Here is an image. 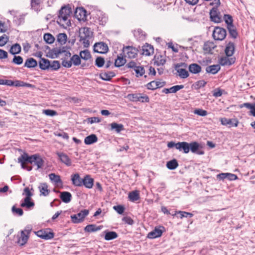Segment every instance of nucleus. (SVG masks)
I'll return each mask as SVG.
<instances>
[{
  "label": "nucleus",
  "mask_w": 255,
  "mask_h": 255,
  "mask_svg": "<svg viewBox=\"0 0 255 255\" xmlns=\"http://www.w3.org/2000/svg\"><path fill=\"white\" fill-rule=\"evenodd\" d=\"M138 50L131 46H124L123 53L125 57L134 58L137 55Z\"/></svg>",
  "instance_id": "obj_6"
},
{
  "label": "nucleus",
  "mask_w": 255,
  "mask_h": 255,
  "mask_svg": "<svg viewBox=\"0 0 255 255\" xmlns=\"http://www.w3.org/2000/svg\"><path fill=\"white\" fill-rule=\"evenodd\" d=\"M128 98L133 102H148L149 98L147 96H142L141 94H128Z\"/></svg>",
  "instance_id": "obj_11"
},
{
  "label": "nucleus",
  "mask_w": 255,
  "mask_h": 255,
  "mask_svg": "<svg viewBox=\"0 0 255 255\" xmlns=\"http://www.w3.org/2000/svg\"><path fill=\"white\" fill-rule=\"evenodd\" d=\"M12 212L15 215L21 216L23 214V211L21 208H17L15 206H13L11 208Z\"/></svg>",
  "instance_id": "obj_57"
},
{
  "label": "nucleus",
  "mask_w": 255,
  "mask_h": 255,
  "mask_svg": "<svg viewBox=\"0 0 255 255\" xmlns=\"http://www.w3.org/2000/svg\"><path fill=\"white\" fill-rule=\"evenodd\" d=\"M70 61H71L72 64L73 63L75 66H78L81 64L80 57L77 54L73 55Z\"/></svg>",
  "instance_id": "obj_52"
},
{
  "label": "nucleus",
  "mask_w": 255,
  "mask_h": 255,
  "mask_svg": "<svg viewBox=\"0 0 255 255\" xmlns=\"http://www.w3.org/2000/svg\"><path fill=\"white\" fill-rule=\"evenodd\" d=\"M57 155L59 158L60 161L68 166L72 164V161L68 156L63 152H57Z\"/></svg>",
  "instance_id": "obj_17"
},
{
  "label": "nucleus",
  "mask_w": 255,
  "mask_h": 255,
  "mask_svg": "<svg viewBox=\"0 0 255 255\" xmlns=\"http://www.w3.org/2000/svg\"><path fill=\"white\" fill-rule=\"evenodd\" d=\"M31 229L30 227H27L23 231L21 232V236L18 241V243L21 246L25 245L28 239L29 234L30 233Z\"/></svg>",
  "instance_id": "obj_9"
},
{
  "label": "nucleus",
  "mask_w": 255,
  "mask_h": 255,
  "mask_svg": "<svg viewBox=\"0 0 255 255\" xmlns=\"http://www.w3.org/2000/svg\"><path fill=\"white\" fill-rule=\"evenodd\" d=\"M226 35V29L220 27H216L213 32V37L216 40H223Z\"/></svg>",
  "instance_id": "obj_7"
},
{
  "label": "nucleus",
  "mask_w": 255,
  "mask_h": 255,
  "mask_svg": "<svg viewBox=\"0 0 255 255\" xmlns=\"http://www.w3.org/2000/svg\"><path fill=\"white\" fill-rule=\"evenodd\" d=\"M37 65L36 60L33 58H29L26 60L24 66L28 68H32L36 67Z\"/></svg>",
  "instance_id": "obj_33"
},
{
  "label": "nucleus",
  "mask_w": 255,
  "mask_h": 255,
  "mask_svg": "<svg viewBox=\"0 0 255 255\" xmlns=\"http://www.w3.org/2000/svg\"><path fill=\"white\" fill-rule=\"evenodd\" d=\"M105 61L104 58L98 57L95 60V65L98 67H102L104 66Z\"/></svg>",
  "instance_id": "obj_54"
},
{
  "label": "nucleus",
  "mask_w": 255,
  "mask_h": 255,
  "mask_svg": "<svg viewBox=\"0 0 255 255\" xmlns=\"http://www.w3.org/2000/svg\"><path fill=\"white\" fill-rule=\"evenodd\" d=\"M41 0H31V7L35 11H38L40 10Z\"/></svg>",
  "instance_id": "obj_41"
},
{
  "label": "nucleus",
  "mask_w": 255,
  "mask_h": 255,
  "mask_svg": "<svg viewBox=\"0 0 255 255\" xmlns=\"http://www.w3.org/2000/svg\"><path fill=\"white\" fill-rule=\"evenodd\" d=\"M216 47L213 42L207 41L203 45V50L207 53H212V50Z\"/></svg>",
  "instance_id": "obj_26"
},
{
  "label": "nucleus",
  "mask_w": 255,
  "mask_h": 255,
  "mask_svg": "<svg viewBox=\"0 0 255 255\" xmlns=\"http://www.w3.org/2000/svg\"><path fill=\"white\" fill-rule=\"evenodd\" d=\"M94 185V179L91 177L90 175H86L83 178L82 186L84 185L86 188L91 189Z\"/></svg>",
  "instance_id": "obj_18"
},
{
  "label": "nucleus",
  "mask_w": 255,
  "mask_h": 255,
  "mask_svg": "<svg viewBox=\"0 0 255 255\" xmlns=\"http://www.w3.org/2000/svg\"><path fill=\"white\" fill-rule=\"evenodd\" d=\"M43 113L47 116L51 117L55 116L57 114V112L55 111L50 109L44 110L43 111Z\"/></svg>",
  "instance_id": "obj_61"
},
{
  "label": "nucleus",
  "mask_w": 255,
  "mask_h": 255,
  "mask_svg": "<svg viewBox=\"0 0 255 255\" xmlns=\"http://www.w3.org/2000/svg\"><path fill=\"white\" fill-rule=\"evenodd\" d=\"M221 67L219 65H212L207 66L206 68V71L208 73H211L212 74H216L220 70Z\"/></svg>",
  "instance_id": "obj_30"
},
{
  "label": "nucleus",
  "mask_w": 255,
  "mask_h": 255,
  "mask_svg": "<svg viewBox=\"0 0 255 255\" xmlns=\"http://www.w3.org/2000/svg\"><path fill=\"white\" fill-rule=\"evenodd\" d=\"M60 67V64L58 61H53L52 63H50V66H49V69H51L52 70H57Z\"/></svg>",
  "instance_id": "obj_56"
},
{
  "label": "nucleus",
  "mask_w": 255,
  "mask_h": 255,
  "mask_svg": "<svg viewBox=\"0 0 255 255\" xmlns=\"http://www.w3.org/2000/svg\"><path fill=\"white\" fill-rule=\"evenodd\" d=\"M167 147L169 148L175 147L176 149L185 154L188 153L190 150L192 153L198 155L204 154V151L201 150V145L196 141H193L190 143L186 141L178 142L177 143L170 141L167 143Z\"/></svg>",
  "instance_id": "obj_1"
},
{
  "label": "nucleus",
  "mask_w": 255,
  "mask_h": 255,
  "mask_svg": "<svg viewBox=\"0 0 255 255\" xmlns=\"http://www.w3.org/2000/svg\"><path fill=\"white\" fill-rule=\"evenodd\" d=\"M98 141V137L95 134H92L86 136L84 139V142L87 145H90Z\"/></svg>",
  "instance_id": "obj_31"
},
{
  "label": "nucleus",
  "mask_w": 255,
  "mask_h": 255,
  "mask_svg": "<svg viewBox=\"0 0 255 255\" xmlns=\"http://www.w3.org/2000/svg\"><path fill=\"white\" fill-rule=\"evenodd\" d=\"M44 40L47 43L51 44L54 42L55 38L50 33H45L43 36Z\"/></svg>",
  "instance_id": "obj_50"
},
{
  "label": "nucleus",
  "mask_w": 255,
  "mask_h": 255,
  "mask_svg": "<svg viewBox=\"0 0 255 255\" xmlns=\"http://www.w3.org/2000/svg\"><path fill=\"white\" fill-rule=\"evenodd\" d=\"M89 37H80V41H82L84 47H88L90 45V42L88 39Z\"/></svg>",
  "instance_id": "obj_63"
},
{
  "label": "nucleus",
  "mask_w": 255,
  "mask_h": 255,
  "mask_svg": "<svg viewBox=\"0 0 255 255\" xmlns=\"http://www.w3.org/2000/svg\"><path fill=\"white\" fill-rule=\"evenodd\" d=\"M49 179L56 184H62V181L60 178V176L56 175L54 173H51L49 175Z\"/></svg>",
  "instance_id": "obj_40"
},
{
  "label": "nucleus",
  "mask_w": 255,
  "mask_h": 255,
  "mask_svg": "<svg viewBox=\"0 0 255 255\" xmlns=\"http://www.w3.org/2000/svg\"><path fill=\"white\" fill-rule=\"evenodd\" d=\"M38 189L40 193V196H47L49 194L50 190L46 183H41L38 186Z\"/></svg>",
  "instance_id": "obj_21"
},
{
  "label": "nucleus",
  "mask_w": 255,
  "mask_h": 255,
  "mask_svg": "<svg viewBox=\"0 0 255 255\" xmlns=\"http://www.w3.org/2000/svg\"><path fill=\"white\" fill-rule=\"evenodd\" d=\"M105 240L106 241H110L116 239L118 235V234L114 231H105Z\"/></svg>",
  "instance_id": "obj_32"
},
{
  "label": "nucleus",
  "mask_w": 255,
  "mask_h": 255,
  "mask_svg": "<svg viewBox=\"0 0 255 255\" xmlns=\"http://www.w3.org/2000/svg\"><path fill=\"white\" fill-rule=\"evenodd\" d=\"M39 66L41 70L49 69V66H50V61L47 59L41 58L39 61Z\"/></svg>",
  "instance_id": "obj_28"
},
{
  "label": "nucleus",
  "mask_w": 255,
  "mask_h": 255,
  "mask_svg": "<svg viewBox=\"0 0 255 255\" xmlns=\"http://www.w3.org/2000/svg\"><path fill=\"white\" fill-rule=\"evenodd\" d=\"M34 205V203L32 201L31 199L25 198L23 199V201L20 204V206L22 208L25 207L28 209H31L33 208Z\"/></svg>",
  "instance_id": "obj_25"
},
{
  "label": "nucleus",
  "mask_w": 255,
  "mask_h": 255,
  "mask_svg": "<svg viewBox=\"0 0 255 255\" xmlns=\"http://www.w3.org/2000/svg\"><path fill=\"white\" fill-rule=\"evenodd\" d=\"M206 84L207 82L204 80H199L196 82L194 84H193V86L194 87L195 89L198 90L201 88L204 87Z\"/></svg>",
  "instance_id": "obj_53"
},
{
  "label": "nucleus",
  "mask_w": 255,
  "mask_h": 255,
  "mask_svg": "<svg viewBox=\"0 0 255 255\" xmlns=\"http://www.w3.org/2000/svg\"><path fill=\"white\" fill-rule=\"evenodd\" d=\"M102 226H97L95 224H90L86 226L84 228V231L86 232H94L100 230Z\"/></svg>",
  "instance_id": "obj_35"
},
{
  "label": "nucleus",
  "mask_w": 255,
  "mask_h": 255,
  "mask_svg": "<svg viewBox=\"0 0 255 255\" xmlns=\"http://www.w3.org/2000/svg\"><path fill=\"white\" fill-rule=\"evenodd\" d=\"M176 70L178 73L179 76L182 79H185L189 76L188 72L184 68H178Z\"/></svg>",
  "instance_id": "obj_44"
},
{
  "label": "nucleus",
  "mask_w": 255,
  "mask_h": 255,
  "mask_svg": "<svg viewBox=\"0 0 255 255\" xmlns=\"http://www.w3.org/2000/svg\"><path fill=\"white\" fill-rule=\"evenodd\" d=\"M178 214H180V218L181 219H182L184 217H189L191 218V217H192L193 216V214L192 213L185 212V211H176L174 214H172V215L174 216Z\"/></svg>",
  "instance_id": "obj_45"
},
{
  "label": "nucleus",
  "mask_w": 255,
  "mask_h": 255,
  "mask_svg": "<svg viewBox=\"0 0 255 255\" xmlns=\"http://www.w3.org/2000/svg\"><path fill=\"white\" fill-rule=\"evenodd\" d=\"M92 35V32L90 28L84 27L82 28V33L80 37H90Z\"/></svg>",
  "instance_id": "obj_49"
},
{
  "label": "nucleus",
  "mask_w": 255,
  "mask_h": 255,
  "mask_svg": "<svg viewBox=\"0 0 255 255\" xmlns=\"http://www.w3.org/2000/svg\"><path fill=\"white\" fill-rule=\"evenodd\" d=\"M71 12V9L69 5L62 6L59 11L57 22L63 26L71 25V22L69 17Z\"/></svg>",
  "instance_id": "obj_3"
},
{
  "label": "nucleus",
  "mask_w": 255,
  "mask_h": 255,
  "mask_svg": "<svg viewBox=\"0 0 255 255\" xmlns=\"http://www.w3.org/2000/svg\"><path fill=\"white\" fill-rule=\"evenodd\" d=\"M221 122L222 125L228 126L229 128L237 127L238 125V121L236 119H227L226 118H221Z\"/></svg>",
  "instance_id": "obj_12"
},
{
  "label": "nucleus",
  "mask_w": 255,
  "mask_h": 255,
  "mask_svg": "<svg viewBox=\"0 0 255 255\" xmlns=\"http://www.w3.org/2000/svg\"><path fill=\"white\" fill-rule=\"evenodd\" d=\"M50 57L52 58H57L60 54H64L65 59L68 58L71 56V53L67 50L66 47H62L59 48H54L50 50L49 52Z\"/></svg>",
  "instance_id": "obj_4"
},
{
  "label": "nucleus",
  "mask_w": 255,
  "mask_h": 255,
  "mask_svg": "<svg viewBox=\"0 0 255 255\" xmlns=\"http://www.w3.org/2000/svg\"><path fill=\"white\" fill-rule=\"evenodd\" d=\"M163 231L158 228H155V229L149 232L147 236L148 239H153L161 236Z\"/></svg>",
  "instance_id": "obj_20"
},
{
  "label": "nucleus",
  "mask_w": 255,
  "mask_h": 255,
  "mask_svg": "<svg viewBox=\"0 0 255 255\" xmlns=\"http://www.w3.org/2000/svg\"><path fill=\"white\" fill-rule=\"evenodd\" d=\"M183 85H176L170 88V91L171 93H175L178 91L184 88Z\"/></svg>",
  "instance_id": "obj_59"
},
{
  "label": "nucleus",
  "mask_w": 255,
  "mask_h": 255,
  "mask_svg": "<svg viewBox=\"0 0 255 255\" xmlns=\"http://www.w3.org/2000/svg\"><path fill=\"white\" fill-rule=\"evenodd\" d=\"M111 130H115L117 133H120L121 131L124 130V126L122 124H119L114 122L110 124Z\"/></svg>",
  "instance_id": "obj_36"
},
{
  "label": "nucleus",
  "mask_w": 255,
  "mask_h": 255,
  "mask_svg": "<svg viewBox=\"0 0 255 255\" xmlns=\"http://www.w3.org/2000/svg\"><path fill=\"white\" fill-rule=\"evenodd\" d=\"M227 29L229 33L230 36L233 39H236L238 35V33L235 26L233 25L231 26H228Z\"/></svg>",
  "instance_id": "obj_37"
},
{
  "label": "nucleus",
  "mask_w": 255,
  "mask_h": 255,
  "mask_svg": "<svg viewBox=\"0 0 255 255\" xmlns=\"http://www.w3.org/2000/svg\"><path fill=\"white\" fill-rule=\"evenodd\" d=\"M223 94V90L219 89L217 88L214 90L213 95L215 97H221Z\"/></svg>",
  "instance_id": "obj_64"
},
{
  "label": "nucleus",
  "mask_w": 255,
  "mask_h": 255,
  "mask_svg": "<svg viewBox=\"0 0 255 255\" xmlns=\"http://www.w3.org/2000/svg\"><path fill=\"white\" fill-rule=\"evenodd\" d=\"M230 56H224L219 59V63L222 66H230L235 62V58L229 57Z\"/></svg>",
  "instance_id": "obj_16"
},
{
  "label": "nucleus",
  "mask_w": 255,
  "mask_h": 255,
  "mask_svg": "<svg viewBox=\"0 0 255 255\" xmlns=\"http://www.w3.org/2000/svg\"><path fill=\"white\" fill-rule=\"evenodd\" d=\"M80 57L82 59L87 60L91 58V55L88 50H84L80 52Z\"/></svg>",
  "instance_id": "obj_46"
},
{
  "label": "nucleus",
  "mask_w": 255,
  "mask_h": 255,
  "mask_svg": "<svg viewBox=\"0 0 255 255\" xmlns=\"http://www.w3.org/2000/svg\"><path fill=\"white\" fill-rule=\"evenodd\" d=\"M9 81L10 82H11V83H12V84L8 85V86H9L27 87H30L31 86V85L30 84L26 83L21 81L15 80L14 81H13L10 80H9Z\"/></svg>",
  "instance_id": "obj_34"
},
{
  "label": "nucleus",
  "mask_w": 255,
  "mask_h": 255,
  "mask_svg": "<svg viewBox=\"0 0 255 255\" xmlns=\"http://www.w3.org/2000/svg\"><path fill=\"white\" fill-rule=\"evenodd\" d=\"M71 181L75 186L81 187L82 186L83 179L80 177L78 173L71 175Z\"/></svg>",
  "instance_id": "obj_19"
},
{
  "label": "nucleus",
  "mask_w": 255,
  "mask_h": 255,
  "mask_svg": "<svg viewBox=\"0 0 255 255\" xmlns=\"http://www.w3.org/2000/svg\"><path fill=\"white\" fill-rule=\"evenodd\" d=\"M219 14V12L218 8L213 7L210 11V16L211 20L216 23L220 22L221 21V18Z\"/></svg>",
  "instance_id": "obj_13"
},
{
  "label": "nucleus",
  "mask_w": 255,
  "mask_h": 255,
  "mask_svg": "<svg viewBox=\"0 0 255 255\" xmlns=\"http://www.w3.org/2000/svg\"><path fill=\"white\" fill-rule=\"evenodd\" d=\"M154 53L153 47L148 44L144 45L142 47V54L145 56H149Z\"/></svg>",
  "instance_id": "obj_29"
},
{
  "label": "nucleus",
  "mask_w": 255,
  "mask_h": 255,
  "mask_svg": "<svg viewBox=\"0 0 255 255\" xmlns=\"http://www.w3.org/2000/svg\"><path fill=\"white\" fill-rule=\"evenodd\" d=\"M154 64L159 66H163L166 62V59L162 55L155 56Z\"/></svg>",
  "instance_id": "obj_38"
},
{
  "label": "nucleus",
  "mask_w": 255,
  "mask_h": 255,
  "mask_svg": "<svg viewBox=\"0 0 255 255\" xmlns=\"http://www.w3.org/2000/svg\"><path fill=\"white\" fill-rule=\"evenodd\" d=\"M89 210L84 209L81 211L77 214L71 216V220L74 223H79L83 221V219L89 214Z\"/></svg>",
  "instance_id": "obj_8"
},
{
  "label": "nucleus",
  "mask_w": 255,
  "mask_h": 255,
  "mask_svg": "<svg viewBox=\"0 0 255 255\" xmlns=\"http://www.w3.org/2000/svg\"><path fill=\"white\" fill-rule=\"evenodd\" d=\"M8 37L5 34L0 36V46L2 47L5 45L8 42Z\"/></svg>",
  "instance_id": "obj_58"
},
{
  "label": "nucleus",
  "mask_w": 255,
  "mask_h": 255,
  "mask_svg": "<svg viewBox=\"0 0 255 255\" xmlns=\"http://www.w3.org/2000/svg\"><path fill=\"white\" fill-rule=\"evenodd\" d=\"M23 58L21 56L14 55L12 62L16 65H20L23 63Z\"/></svg>",
  "instance_id": "obj_55"
},
{
  "label": "nucleus",
  "mask_w": 255,
  "mask_h": 255,
  "mask_svg": "<svg viewBox=\"0 0 255 255\" xmlns=\"http://www.w3.org/2000/svg\"><path fill=\"white\" fill-rule=\"evenodd\" d=\"M166 166L170 170H174L178 166V163L176 159H173L167 162Z\"/></svg>",
  "instance_id": "obj_43"
},
{
  "label": "nucleus",
  "mask_w": 255,
  "mask_h": 255,
  "mask_svg": "<svg viewBox=\"0 0 255 255\" xmlns=\"http://www.w3.org/2000/svg\"><path fill=\"white\" fill-rule=\"evenodd\" d=\"M60 198L61 200L65 203H69L72 199L71 194L67 191L60 192Z\"/></svg>",
  "instance_id": "obj_24"
},
{
  "label": "nucleus",
  "mask_w": 255,
  "mask_h": 255,
  "mask_svg": "<svg viewBox=\"0 0 255 255\" xmlns=\"http://www.w3.org/2000/svg\"><path fill=\"white\" fill-rule=\"evenodd\" d=\"M113 209L119 214H122L125 210V207L122 205L114 206Z\"/></svg>",
  "instance_id": "obj_60"
},
{
  "label": "nucleus",
  "mask_w": 255,
  "mask_h": 255,
  "mask_svg": "<svg viewBox=\"0 0 255 255\" xmlns=\"http://www.w3.org/2000/svg\"><path fill=\"white\" fill-rule=\"evenodd\" d=\"M21 51V46L19 44L16 43L12 45L11 47L9 52L12 55L18 54Z\"/></svg>",
  "instance_id": "obj_42"
},
{
  "label": "nucleus",
  "mask_w": 255,
  "mask_h": 255,
  "mask_svg": "<svg viewBox=\"0 0 255 255\" xmlns=\"http://www.w3.org/2000/svg\"><path fill=\"white\" fill-rule=\"evenodd\" d=\"M126 63V60L123 57L118 56L115 60V66L119 67L124 65Z\"/></svg>",
  "instance_id": "obj_47"
},
{
  "label": "nucleus",
  "mask_w": 255,
  "mask_h": 255,
  "mask_svg": "<svg viewBox=\"0 0 255 255\" xmlns=\"http://www.w3.org/2000/svg\"><path fill=\"white\" fill-rule=\"evenodd\" d=\"M224 20L227 24V27L234 25L233 17L231 15L227 14H224Z\"/></svg>",
  "instance_id": "obj_48"
},
{
  "label": "nucleus",
  "mask_w": 255,
  "mask_h": 255,
  "mask_svg": "<svg viewBox=\"0 0 255 255\" xmlns=\"http://www.w3.org/2000/svg\"><path fill=\"white\" fill-rule=\"evenodd\" d=\"M109 48L107 44L103 42L96 43L94 46V51L95 52L105 54L108 52Z\"/></svg>",
  "instance_id": "obj_10"
},
{
  "label": "nucleus",
  "mask_w": 255,
  "mask_h": 255,
  "mask_svg": "<svg viewBox=\"0 0 255 255\" xmlns=\"http://www.w3.org/2000/svg\"><path fill=\"white\" fill-rule=\"evenodd\" d=\"M126 67L133 69L135 73V76L139 77L144 75L145 73V70L143 66L140 65L134 61H131L126 64Z\"/></svg>",
  "instance_id": "obj_5"
},
{
  "label": "nucleus",
  "mask_w": 255,
  "mask_h": 255,
  "mask_svg": "<svg viewBox=\"0 0 255 255\" xmlns=\"http://www.w3.org/2000/svg\"><path fill=\"white\" fill-rule=\"evenodd\" d=\"M189 71L192 74H196L201 71L202 68L200 65L196 63H192L188 67Z\"/></svg>",
  "instance_id": "obj_27"
},
{
  "label": "nucleus",
  "mask_w": 255,
  "mask_h": 255,
  "mask_svg": "<svg viewBox=\"0 0 255 255\" xmlns=\"http://www.w3.org/2000/svg\"><path fill=\"white\" fill-rule=\"evenodd\" d=\"M194 113L201 116H205L207 115V112L206 111L200 109H196Z\"/></svg>",
  "instance_id": "obj_62"
},
{
  "label": "nucleus",
  "mask_w": 255,
  "mask_h": 255,
  "mask_svg": "<svg viewBox=\"0 0 255 255\" xmlns=\"http://www.w3.org/2000/svg\"><path fill=\"white\" fill-rule=\"evenodd\" d=\"M116 76L113 71L103 72L100 73V77L103 80L110 81L112 78Z\"/></svg>",
  "instance_id": "obj_22"
},
{
  "label": "nucleus",
  "mask_w": 255,
  "mask_h": 255,
  "mask_svg": "<svg viewBox=\"0 0 255 255\" xmlns=\"http://www.w3.org/2000/svg\"><path fill=\"white\" fill-rule=\"evenodd\" d=\"M235 46L233 42H229L226 45L225 52L227 56H232L235 52Z\"/></svg>",
  "instance_id": "obj_23"
},
{
  "label": "nucleus",
  "mask_w": 255,
  "mask_h": 255,
  "mask_svg": "<svg viewBox=\"0 0 255 255\" xmlns=\"http://www.w3.org/2000/svg\"><path fill=\"white\" fill-rule=\"evenodd\" d=\"M67 39V35L65 33H59L57 36V41L61 44L66 43Z\"/></svg>",
  "instance_id": "obj_51"
},
{
  "label": "nucleus",
  "mask_w": 255,
  "mask_h": 255,
  "mask_svg": "<svg viewBox=\"0 0 255 255\" xmlns=\"http://www.w3.org/2000/svg\"><path fill=\"white\" fill-rule=\"evenodd\" d=\"M86 10L83 7H77L75 11V16L79 20H84L86 18Z\"/></svg>",
  "instance_id": "obj_15"
},
{
  "label": "nucleus",
  "mask_w": 255,
  "mask_h": 255,
  "mask_svg": "<svg viewBox=\"0 0 255 255\" xmlns=\"http://www.w3.org/2000/svg\"><path fill=\"white\" fill-rule=\"evenodd\" d=\"M18 162L20 163L22 168H25V163L28 162L30 164L37 166V169L41 168L44 163V161L42 158L37 154L29 156L26 153H24L18 158Z\"/></svg>",
  "instance_id": "obj_2"
},
{
  "label": "nucleus",
  "mask_w": 255,
  "mask_h": 255,
  "mask_svg": "<svg viewBox=\"0 0 255 255\" xmlns=\"http://www.w3.org/2000/svg\"><path fill=\"white\" fill-rule=\"evenodd\" d=\"M139 192L137 190L131 191L128 194L129 200L131 202H135L139 199Z\"/></svg>",
  "instance_id": "obj_39"
},
{
  "label": "nucleus",
  "mask_w": 255,
  "mask_h": 255,
  "mask_svg": "<svg viewBox=\"0 0 255 255\" xmlns=\"http://www.w3.org/2000/svg\"><path fill=\"white\" fill-rule=\"evenodd\" d=\"M36 235L44 240H50L54 238V233L51 232H48L45 230H39L36 233Z\"/></svg>",
  "instance_id": "obj_14"
}]
</instances>
